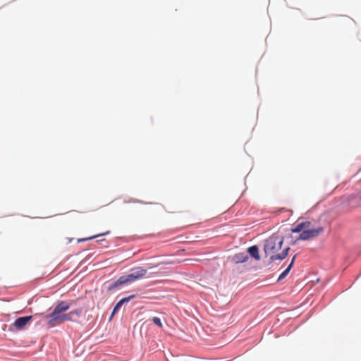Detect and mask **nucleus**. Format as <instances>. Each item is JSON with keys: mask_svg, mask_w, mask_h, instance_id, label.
Listing matches in <instances>:
<instances>
[{"mask_svg": "<svg viewBox=\"0 0 361 361\" xmlns=\"http://www.w3.org/2000/svg\"><path fill=\"white\" fill-rule=\"evenodd\" d=\"M283 238L278 235H273L267 239L264 245V250L267 256H269L271 261L285 259L288 253L289 247L285 248L281 252H278L281 249Z\"/></svg>", "mask_w": 361, "mask_h": 361, "instance_id": "1", "label": "nucleus"}, {"mask_svg": "<svg viewBox=\"0 0 361 361\" xmlns=\"http://www.w3.org/2000/svg\"><path fill=\"white\" fill-rule=\"evenodd\" d=\"M310 221H303L298 224L291 231L293 233H300L298 239L307 240L320 235L324 231L322 226L312 228Z\"/></svg>", "mask_w": 361, "mask_h": 361, "instance_id": "2", "label": "nucleus"}, {"mask_svg": "<svg viewBox=\"0 0 361 361\" xmlns=\"http://www.w3.org/2000/svg\"><path fill=\"white\" fill-rule=\"evenodd\" d=\"M71 305L66 301H61L55 306L53 312L47 316L49 319L48 325L49 326H54L57 324H61V317L63 313L70 308Z\"/></svg>", "mask_w": 361, "mask_h": 361, "instance_id": "3", "label": "nucleus"}, {"mask_svg": "<svg viewBox=\"0 0 361 361\" xmlns=\"http://www.w3.org/2000/svg\"><path fill=\"white\" fill-rule=\"evenodd\" d=\"M137 279L134 275L131 273L130 274L121 276L115 283H114L110 287L109 289H113L117 287L119 285H123L128 283H132L135 281Z\"/></svg>", "mask_w": 361, "mask_h": 361, "instance_id": "4", "label": "nucleus"}, {"mask_svg": "<svg viewBox=\"0 0 361 361\" xmlns=\"http://www.w3.org/2000/svg\"><path fill=\"white\" fill-rule=\"evenodd\" d=\"M81 314V310L79 309L74 310L73 311L69 312L68 313H63L61 317V324L65 322L71 321L74 322L77 318H78Z\"/></svg>", "mask_w": 361, "mask_h": 361, "instance_id": "5", "label": "nucleus"}, {"mask_svg": "<svg viewBox=\"0 0 361 361\" xmlns=\"http://www.w3.org/2000/svg\"><path fill=\"white\" fill-rule=\"evenodd\" d=\"M32 317V316L19 317L16 319L13 326L16 329L22 330L31 321Z\"/></svg>", "mask_w": 361, "mask_h": 361, "instance_id": "6", "label": "nucleus"}, {"mask_svg": "<svg viewBox=\"0 0 361 361\" xmlns=\"http://www.w3.org/2000/svg\"><path fill=\"white\" fill-rule=\"evenodd\" d=\"M133 275H134L137 280L143 278L147 274V269L143 268H137L133 270Z\"/></svg>", "mask_w": 361, "mask_h": 361, "instance_id": "7", "label": "nucleus"}, {"mask_svg": "<svg viewBox=\"0 0 361 361\" xmlns=\"http://www.w3.org/2000/svg\"><path fill=\"white\" fill-rule=\"evenodd\" d=\"M247 251L250 253V255L255 259L259 260L260 259V256L259 255V249L257 246H251L248 248Z\"/></svg>", "mask_w": 361, "mask_h": 361, "instance_id": "8", "label": "nucleus"}, {"mask_svg": "<svg viewBox=\"0 0 361 361\" xmlns=\"http://www.w3.org/2000/svg\"><path fill=\"white\" fill-rule=\"evenodd\" d=\"M295 255L293 257L292 259V261L290 263V264L288 266V267L280 274L279 279H278V281H281L282 279H283L289 273V271H290L292 267H293V262H294V260L295 259Z\"/></svg>", "mask_w": 361, "mask_h": 361, "instance_id": "9", "label": "nucleus"}, {"mask_svg": "<svg viewBox=\"0 0 361 361\" xmlns=\"http://www.w3.org/2000/svg\"><path fill=\"white\" fill-rule=\"evenodd\" d=\"M234 259L237 263H243L248 259V257L245 253L236 254Z\"/></svg>", "mask_w": 361, "mask_h": 361, "instance_id": "10", "label": "nucleus"}, {"mask_svg": "<svg viewBox=\"0 0 361 361\" xmlns=\"http://www.w3.org/2000/svg\"><path fill=\"white\" fill-rule=\"evenodd\" d=\"M109 231H106L105 233H101V234H98V235H93V236H90V237H88V238L78 239V243L85 242V241H87V240H92V239L95 238L97 237L104 235H106V234H109Z\"/></svg>", "mask_w": 361, "mask_h": 361, "instance_id": "11", "label": "nucleus"}, {"mask_svg": "<svg viewBox=\"0 0 361 361\" xmlns=\"http://www.w3.org/2000/svg\"><path fill=\"white\" fill-rule=\"evenodd\" d=\"M152 321H153V322H154L157 326H159V327H160V328H162L163 325H162V323H161V319H160L159 317H154L152 318Z\"/></svg>", "mask_w": 361, "mask_h": 361, "instance_id": "12", "label": "nucleus"}, {"mask_svg": "<svg viewBox=\"0 0 361 361\" xmlns=\"http://www.w3.org/2000/svg\"><path fill=\"white\" fill-rule=\"evenodd\" d=\"M122 303L118 301L116 305L114 306V310L111 313V317L118 310V309L122 306Z\"/></svg>", "mask_w": 361, "mask_h": 361, "instance_id": "13", "label": "nucleus"}, {"mask_svg": "<svg viewBox=\"0 0 361 361\" xmlns=\"http://www.w3.org/2000/svg\"><path fill=\"white\" fill-rule=\"evenodd\" d=\"M135 296L134 295H130L129 297H127V298H124L123 299H121V300H119L122 304H124L126 302H129L131 299H133Z\"/></svg>", "mask_w": 361, "mask_h": 361, "instance_id": "14", "label": "nucleus"}, {"mask_svg": "<svg viewBox=\"0 0 361 361\" xmlns=\"http://www.w3.org/2000/svg\"><path fill=\"white\" fill-rule=\"evenodd\" d=\"M133 202H139V203H143V202L142 201H138V200H132Z\"/></svg>", "mask_w": 361, "mask_h": 361, "instance_id": "15", "label": "nucleus"}]
</instances>
